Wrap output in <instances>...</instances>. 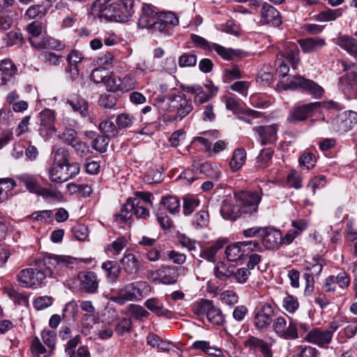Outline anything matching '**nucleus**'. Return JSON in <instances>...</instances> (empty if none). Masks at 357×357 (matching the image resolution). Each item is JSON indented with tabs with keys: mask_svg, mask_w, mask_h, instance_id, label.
Returning <instances> with one entry per match:
<instances>
[{
	"mask_svg": "<svg viewBox=\"0 0 357 357\" xmlns=\"http://www.w3.org/2000/svg\"><path fill=\"white\" fill-rule=\"evenodd\" d=\"M342 15V9H330L328 8L323 10L316 15L314 16V19L316 21L320 22H326L335 21L337 18L340 17Z\"/></svg>",
	"mask_w": 357,
	"mask_h": 357,
	"instance_id": "e433bc0d",
	"label": "nucleus"
},
{
	"mask_svg": "<svg viewBox=\"0 0 357 357\" xmlns=\"http://www.w3.org/2000/svg\"><path fill=\"white\" fill-rule=\"evenodd\" d=\"M272 328L276 335L284 340H296L299 337L297 322L290 319L287 323L283 317H278L273 320Z\"/></svg>",
	"mask_w": 357,
	"mask_h": 357,
	"instance_id": "6e6552de",
	"label": "nucleus"
},
{
	"mask_svg": "<svg viewBox=\"0 0 357 357\" xmlns=\"http://www.w3.org/2000/svg\"><path fill=\"white\" fill-rule=\"evenodd\" d=\"M160 20L164 22L165 24L174 28L179 23L178 17L171 11L162 12L158 14Z\"/></svg>",
	"mask_w": 357,
	"mask_h": 357,
	"instance_id": "680f3d73",
	"label": "nucleus"
},
{
	"mask_svg": "<svg viewBox=\"0 0 357 357\" xmlns=\"http://www.w3.org/2000/svg\"><path fill=\"white\" fill-rule=\"evenodd\" d=\"M214 274L220 280H226L233 277V268L227 266L224 262L220 261L214 268Z\"/></svg>",
	"mask_w": 357,
	"mask_h": 357,
	"instance_id": "a18cd8bd",
	"label": "nucleus"
},
{
	"mask_svg": "<svg viewBox=\"0 0 357 357\" xmlns=\"http://www.w3.org/2000/svg\"><path fill=\"white\" fill-rule=\"evenodd\" d=\"M72 109L78 113L82 117H86L89 114V103L80 96H73L67 100Z\"/></svg>",
	"mask_w": 357,
	"mask_h": 357,
	"instance_id": "2f4dec72",
	"label": "nucleus"
},
{
	"mask_svg": "<svg viewBox=\"0 0 357 357\" xmlns=\"http://www.w3.org/2000/svg\"><path fill=\"white\" fill-rule=\"evenodd\" d=\"M221 301L229 307H233L238 302V296L234 291L226 290L220 294Z\"/></svg>",
	"mask_w": 357,
	"mask_h": 357,
	"instance_id": "13d9d810",
	"label": "nucleus"
},
{
	"mask_svg": "<svg viewBox=\"0 0 357 357\" xmlns=\"http://www.w3.org/2000/svg\"><path fill=\"white\" fill-rule=\"evenodd\" d=\"M87 136L93 139L91 146L93 149L99 153H105L107 151L109 139L107 136L103 135H97L94 132H90Z\"/></svg>",
	"mask_w": 357,
	"mask_h": 357,
	"instance_id": "f704fd0d",
	"label": "nucleus"
},
{
	"mask_svg": "<svg viewBox=\"0 0 357 357\" xmlns=\"http://www.w3.org/2000/svg\"><path fill=\"white\" fill-rule=\"evenodd\" d=\"M262 243L266 250L278 249L281 242V231L273 227H264L261 234Z\"/></svg>",
	"mask_w": 357,
	"mask_h": 357,
	"instance_id": "dca6fc26",
	"label": "nucleus"
},
{
	"mask_svg": "<svg viewBox=\"0 0 357 357\" xmlns=\"http://www.w3.org/2000/svg\"><path fill=\"white\" fill-rule=\"evenodd\" d=\"M158 14L151 5L143 3L138 19V26L142 29H151Z\"/></svg>",
	"mask_w": 357,
	"mask_h": 357,
	"instance_id": "a211bd4d",
	"label": "nucleus"
},
{
	"mask_svg": "<svg viewBox=\"0 0 357 357\" xmlns=\"http://www.w3.org/2000/svg\"><path fill=\"white\" fill-rule=\"evenodd\" d=\"M287 182L289 187L294 188L295 189L302 188V177L296 171L292 170L290 172L287 176Z\"/></svg>",
	"mask_w": 357,
	"mask_h": 357,
	"instance_id": "774afa93",
	"label": "nucleus"
},
{
	"mask_svg": "<svg viewBox=\"0 0 357 357\" xmlns=\"http://www.w3.org/2000/svg\"><path fill=\"white\" fill-rule=\"evenodd\" d=\"M17 69L14 63L9 59H5L0 62V71L1 72V81L3 84H6L13 76L16 73Z\"/></svg>",
	"mask_w": 357,
	"mask_h": 357,
	"instance_id": "473e14b6",
	"label": "nucleus"
},
{
	"mask_svg": "<svg viewBox=\"0 0 357 357\" xmlns=\"http://www.w3.org/2000/svg\"><path fill=\"white\" fill-rule=\"evenodd\" d=\"M177 266H165L157 271L160 281L164 284H172L176 282L179 273Z\"/></svg>",
	"mask_w": 357,
	"mask_h": 357,
	"instance_id": "cd10ccee",
	"label": "nucleus"
},
{
	"mask_svg": "<svg viewBox=\"0 0 357 357\" xmlns=\"http://www.w3.org/2000/svg\"><path fill=\"white\" fill-rule=\"evenodd\" d=\"M357 37V31L354 33ZM336 44L345 50L357 61V40L348 35L340 36L337 38Z\"/></svg>",
	"mask_w": 357,
	"mask_h": 357,
	"instance_id": "a878e982",
	"label": "nucleus"
},
{
	"mask_svg": "<svg viewBox=\"0 0 357 357\" xmlns=\"http://www.w3.org/2000/svg\"><path fill=\"white\" fill-rule=\"evenodd\" d=\"M144 306L157 317L167 319L172 317V311L166 308L163 303L157 298L147 299L144 303Z\"/></svg>",
	"mask_w": 357,
	"mask_h": 357,
	"instance_id": "393cba45",
	"label": "nucleus"
},
{
	"mask_svg": "<svg viewBox=\"0 0 357 357\" xmlns=\"http://www.w3.org/2000/svg\"><path fill=\"white\" fill-rule=\"evenodd\" d=\"M101 268L106 273V277L109 282H115L119 277L121 266L115 261L107 260L103 262Z\"/></svg>",
	"mask_w": 357,
	"mask_h": 357,
	"instance_id": "72a5a7b5",
	"label": "nucleus"
},
{
	"mask_svg": "<svg viewBox=\"0 0 357 357\" xmlns=\"http://www.w3.org/2000/svg\"><path fill=\"white\" fill-rule=\"evenodd\" d=\"M121 268L127 275H135L139 271L141 263L137 257L131 252H125L123 258L120 260Z\"/></svg>",
	"mask_w": 357,
	"mask_h": 357,
	"instance_id": "4be33fe9",
	"label": "nucleus"
},
{
	"mask_svg": "<svg viewBox=\"0 0 357 357\" xmlns=\"http://www.w3.org/2000/svg\"><path fill=\"white\" fill-rule=\"evenodd\" d=\"M193 109V106L190 99H188L185 96H178L172 99L167 109L169 113L162 115V121L165 123H172L181 121Z\"/></svg>",
	"mask_w": 357,
	"mask_h": 357,
	"instance_id": "f03ea898",
	"label": "nucleus"
},
{
	"mask_svg": "<svg viewBox=\"0 0 357 357\" xmlns=\"http://www.w3.org/2000/svg\"><path fill=\"white\" fill-rule=\"evenodd\" d=\"M54 299L51 296H43L36 298L33 301V306L37 310H43L53 304Z\"/></svg>",
	"mask_w": 357,
	"mask_h": 357,
	"instance_id": "338daca9",
	"label": "nucleus"
},
{
	"mask_svg": "<svg viewBox=\"0 0 357 357\" xmlns=\"http://www.w3.org/2000/svg\"><path fill=\"white\" fill-rule=\"evenodd\" d=\"M135 118L130 114L121 113L119 114L116 118V125L119 129H125L130 128L134 122Z\"/></svg>",
	"mask_w": 357,
	"mask_h": 357,
	"instance_id": "09e8293b",
	"label": "nucleus"
},
{
	"mask_svg": "<svg viewBox=\"0 0 357 357\" xmlns=\"http://www.w3.org/2000/svg\"><path fill=\"white\" fill-rule=\"evenodd\" d=\"M279 125L273 123L271 125L259 126L252 128L257 139L263 146L273 144L278 140V131Z\"/></svg>",
	"mask_w": 357,
	"mask_h": 357,
	"instance_id": "9b49d317",
	"label": "nucleus"
},
{
	"mask_svg": "<svg viewBox=\"0 0 357 357\" xmlns=\"http://www.w3.org/2000/svg\"><path fill=\"white\" fill-rule=\"evenodd\" d=\"M298 43L302 51L305 54L317 52L326 45L325 39L320 37L305 38L298 40Z\"/></svg>",
	"mask_w": 357,
	"mask_h": 357,
	"instance_id": "b1692460",
	"label": "nucleus"
},
{
	"mask_svg": "<svg viewBox=\"0 0 357 357\" xmlns=\"http://www.w3.org/2000/svg\"><path fill=\"white\" fill-rule=\"evenodd\" d=\"M134 0H119L114 2L116 22H125L134 14Z\"/></svg>",
	"mask_w": 357,
	"mask_h": 357,
	"instance_id": "f3484780",
	"label": "nucleus"
},
{
	"mask_svg": "<svg viewBox=\"0 0 357 357\" xmlns=\"http://www.w3.org/2000/svg\"><path fill=\"white\" fill-rule=\"evenodd\" d=\"M275 310L272 305L263 303L260 307L253 312L252 323L257 331L264 333L268 331L273 323Z\"/></svg>",
	"mask_w": 357,
	"mask_h": 357,
	"instance_id": "0eeeda50",
	"label": "nucleus"
},
{
	"mask_svg": "<svg viewBox=\"0 0 357 357\" xmlns=\"http://www.w3.org/2000/svg\"><path fill=\"white\" fill-rule=\"evenodd\" d=\"M54 162L52 165H68L70 162V155L68 150L64 147L53 149Z\"/></svg>",
	"mask_w": 357,
	"mask_h": 357,
	"instance_id": "ea45409f",
	"label": "nucleus"
},
{
	"mask_svg": "<svg viewBox=\"0 0 357 357\" xmlns=\"http://www.w3.org/2000/svg\"><path fill=\"white\" fill-rule=\"evenodd\" d=\"M243 215L255 216L261 199V192L241 191L235 195Z\"/></svg>",
	"mask_w": 357,
	"mask_h": 357,
	"instance_id": "39448f33",
	"label": "nucleus"
},
{
	"mask_svg": "<svg viewBox=\"0 0 357 357\" xmlns=\"http://www.w3.org/2000/svg\"><path fill=\"white\" fill-rule=\"evenodd\" d=\"M99 128L103 135L108 137H114L117 134L115 124L109 120L101 122L99 125Z\"/></svg>",
	"mask_w": 357,
	"mask_h": 357,
	"instance_id": "0e129e2a",
	"label": "nucleus"
},
{
	"mask_svg": "<svg viewBox=\"0 0 357 357\" xmlns=\"http://www.w3.org/2000/svg\"><path fill=\"white\" fill-rule=\"evenodd\" d=\"M190 40L195 47L201 48L205 51H213V45L214 43H209L203 37L195 33H192L190 35Z\"/></svg>",
	"mask_w": 357,
	"mask_h": 357,
	"instance_id": "5fc2aeb1",
	"label": "nucleus"
},
{
	"mask_svg": "<svg viewBox=\"0 0 357 357\" xmlns=\"http://www.w3.org/2000/svg\"><path fill=\"white\" fill-rule=\"evenodd\" d=\"M199 199L191 195L183 197V213L185 215H190L199 205Z\"/></svg>",
	"mask_w": 357,
	"mask_h": 357,
	"instance_id": "a19ab883",
	"label": "nucleus"
},
{
	"mask_svg": "<svg viewBox=\"0 0 357 357\" xmlns=\"http://www.w3.org/2000/svg\"><path fill=\"white\" fill-rule=\"evenodd\" d=\"M317 105H319L313 102L293 108L287 117V121L296 123L306 120L314 111L317 110Z\"/></svg>",
	"mask_w": 357,
	"mask_h": 357,
	"instance_id": "ddd939ff",
	"label": "nucleus"
},
{
	"mask_svg": "<svg viewBox=\"0 0 357 357\" xmlns=\"http://www.w3.org/2000/svg\"><path fill=\"white\" fill-rule=\"evenodd\" d=\"M59 137L63 143L70 146H72L78 139L77 131L73 128L65 129Z\"/></svg>",
	"mask_w": 357,
	"mask_h": 357,
	"instance_id": "e2e57ef3",
	"label": "nucleus"
},
{
	"mask_svg": "<svg viewBox=\"0 0 357 357\" xmlns=\"http://www.w3.org/2000/svg\"><path fill=\"white\" fill-rule=\"evenodd\" d=\"M131 203L135 202L137 203V204H135L134 208L132 209V215H135L137 218H141L143 220H146L149 216V210L146 208V206L142 204V202L139 198H130Z\"/></svg>",
	"mask_w": 357,
	"mask_h": 357,
	"instance_id": "49530a36",
	"label": "nucleus"
},
{
	"mask_svg": "<svg viewBox=\"0 0 357 357\" xmlns=\"http://www.w3.org/2000/svg\"><path fill=\"white\" fill-rule=\"evenodd\" d=\"M47 8L43 5H34L30 6L25 13V17L29 20L42 17L47 13Z\"/></svg>",
	"mask_w": 357,
	"mask_h": 357,
	"instance_id": "603ef678",
	"label": "nucleus"
},
{
	"mask_svg": "<svg viewBox=\"0 0 357 357\" xmlns=\"http://www.w3.org/2000/svg\"><path fill=\"white\" fill-rule=\"evenodd\" d=\"M73 261L68 256H45L37 267L22 270L17 276V281L23 287H40L47 278H56L62 275Z\"/></svg>",
	"mask_w": 357,
	"mask_h": 357,
	"instance_id": "f257e3e1",
	"label": "nucleus"
},
{
	"mask_svg": "<svg viewBox=\"0 0 357 357\" xmlns=\"http://www.w3.org/2000/svg\"><path fill=\"white\" fill-rule=\"evenodd\" d=\"M227 243V238H220L215 241L210 246L203 248L200 250L199 256L202 259L214 263L216 261L217 252L223 248Z\"/></svg>",
	"mask_w": 357,
	"mask_h": 357,
	"instance_id": "412c9836",
	"label": "nucleus"
},
{
	"mask_svg": "<svg viewBox=\"0 0 357 357\" xmlns=\"http://www.w3.org/2000/svg\"><path fill=\"white\" fill-rule=\"evenodd\" d=\"M208 219L209 216L208 212L204 210H201L195 215L192 223L197 228H202L208 225Z\"/></svg>",
	"mask_w": 357,
	"mask_h": 357,
	"instance_id": "052dcab7",
	"label": "nucleus"
},
{
	"mask_svg": "<svg viewBox=\"0 0 357 357\" xmlns=\"http://www.w3.org/2000/svg\"><path fill=\"white\" fill-rule=\"evenodd\" d=\"M220 213L224 219L231 221L236 220L241 215H243L240 205L235 204L228 200L222 202Z\"/></svg>",
	"mask_w": 357,
	"mask_h": 357,
	"instance_id": "c85d7f7f",
	"label": "nucleus"
},
{
	"mask_svg": "<svg viewBox=\"0 0 357 357\" xmlns=\"http://www.w3.org/2000/svg\"><path fill=\"white\" fill-rule=\"evenodd\" d=\"M55 121L56 115L54 110L47 108L43 109L38 116L40 135L43 136H50L55 133Z\"/></svg>",
	"mask_w": 357,
	"mask_h": 357,
	"instance_id": "f8f14e48",
	"label": "nucleus"
},
{
	"mask_svg": "<svg viewBox=\"0 0 357 357\" xmlns=\"http://www.w3.org/2000/svg\"><path fill=\"white\" fill-rule=\"evenodd\" d=\"M117 102L116 95L113 93H103L98 99V105L105 109L113 108Z\"/></svg>",
	"mask_w": 357,
	"mask_h": 357,
	"instance_id": "6e6d98bb",
	"label": "nucleus"
},
{
	"mask_svg": "<svg viewBox=\"0 0 357 357\" xmlns=\"http://www.w3.org/2000/svg\"><path fill=\"white\" fill-rule=\"evenodd\" d=\"M78 313V306L75 301L68 302L62 310V320L67 323L74 322Z\"/></svg>",
	"mask_w": 357,
	"mask_h": 357,
	"instance_id": "c9c22d12",
	"label": "nucleus"
},
{
	"mask_svg": "<svg viewBox=\"0 0 357 357\" xmlns=\"http://www.w3.org/2000/svg\"><path fill=\"white\" fill-rule=\"evenodd\" d=\"M273 152V150L269 148L264 149L260 151L257 157V163L259 168L264 169L270 165Z\"/></svg>",
	"mask_w": 357,
	"mask_h": 357,
	"instance_id": "c03bdc74",
	"label": "nucleus"
},
{
	"mask_svg": "<svg viewBox=\"0 0 357 357\" xmlns=\"http://www.w3.org/2000/svg\"><path fill=\"white\" fill-rule=\"evenodd\" d=\"M246 153L243 149H235L229 165L233 172L240 169L245 163Z\"/></svg>",
	"mask_w": 357,
	"mask_h": 357,
	"instance_id": "58836bf2",
	"label": "nucleus"
},
{
	"mask_svg": "<svg viewBox=\"0 0 357 357\" xmlns=\"http://www.w3.org/2000/svg\"><path fill=\"white\" fill-rule=\"evenodd\" d=\"M317 158L314 154L305 150L299 158L300 165L307 169H310L315 166Z\"/></svg>",
	"mask_w": 357,
	"mask_h": 357,
	"instance_id": "8fccbe9b",
	"label": "nucleus"
},
{
	"mask_svg": "<svg viewBox=\"0 0 357 357\" xmlns=\"http://www.w3.org/2000/svg\"><path fill=\"white\" fill-rule=\"evenodd\" d=\"M144 180L149 184L159 183L163 180V175L158 168L150 169L144 175Z\"/></svg>",
	"mask_w": 357,
	"mask_h": 357,
	"instance_id": "4d7b16f0",
	"label": "nucleus"
},
{
	"mask_svg": "<svg viewBox=\"0 0 357 357\" xmlns=\"http://www.w3.org/2000/svg\"><path fill=\"white\" fill-rule=\"evenodd\" d=\"M160 204L172 214H176L180 211V201L177 197L169 195L162 198Z\"/></svg>",
	"mask_w": 357,
	"mask_h": 357,
	"instance_id": "79ce46f5",
	"label": "nucleus"
},
{
	"mask_svg": "<svg viewBox=\"0 0 357 357\" xmlns=\"http://www.w3.org/2000/svg\"><path fill=\"white\" fill-rule=\"evenodd\" d=\"M283 308L289 313H294L299 307V303L296 296L286 294L282 299Z\"/></svg>",
	"mask_w": 357,
	"mask_h": 357,
	"instance_id": "3c124183",
	"label": "nucleus"
},
{
	"mask_svg": "<svg viewBox=\"0 0 357 357\" xmlns=\"http://www.w3.org/2000/svg\"><path fill=\"white\" fill-rule=\"evenodd\" d=\"M63 56L49 51L42 52L39 56V59L46 66H59L63 63Z\"/></svg>",
	"mask_w": 357,
	"mask_h": 357,
	"instance_id": "4c0bfd02",
	"label": "nucleus"
},
{
	"mask_svg": "<svg viewBox=\"0 0 357 357\" xmlns=\"http://www.w3.org/2000/svg\"><path fill=\"white\" fill-rule=\"evenodd\" d=\"M17 178L30 192H34L43 195H50V192L48 190L40 188L37 178L32 174H22L17 175Z\"/></svg>",
	"mask_w": 357,
	"mask_h": 357,
	"instance_id": "aec40b11",
	"label": "nucleus"
},
{
	"mask_svg": "<svg viewBox=\"0 0 357 357\" xmlns=\"http://www.w3.org/2000/svg\"><path fill=\"white\" fill-rule=\"evenodd\" d=\"M245 246L242 241L227 245L225 250L227 259L230 261H238L247 258Z\"/></svg>",
	"mask_w": 357,
	"mask_h": 357,
	"instance_id": "bb28decb",
	"label": "nucleus"
},
{
	"mask_svg": "<svg viewBox=\"0 0 357 357\" xmlns=\"http://www.w3.org/2000/svg\"><path fill=\"white\" fill-rule=\"evenodd\" d=\"M193 312L197 315L205 314L208 320L214 325L221 326L225 322L220 309L215 307L210 300L201 299L196 302L193 306Z\"/></svg>",
	"mask_w": 357,
	"mask_h": 357,
	"instance_id": "20e7f679",
	"label": "nucleus"
},
{
	"mask_svg": "<svg viewBox=\"0 0 357 357\" xmlns=\"http://www.w3.org/2000/svg\"><path fill=\"white\" fill-rule=\"evenodd\" d=\"M128 310L131 316L136 319H142L149 315V312L142 306L135 304H130Z\"/></svg>",
	"mask_w": 357,
	"mask_h": 357,
	"instance_id": "69168bd1",
	"label": "nucleus"
},
{
	"mask_svg": "<svg viewBox=\"0 0 357 357\" xmlns=\"http://www.w3.org/2000/svg\"><path fill=\"white\" fill-rule=\"evenodd\" d=\"M79 289L86 294H95L99 287V280L96 273L84 271L78 275Z\"/></svg>",
	"mask_w": 357,
	"mask_h": 357,
	"instance_id": "4468645a",
	"label": "nucleus"
},
{
	"mask_svg": "<svg viewBox=\"0 0 357 357\" xmlns=\"http://www.w3.org/2000/svg\"><path fill=\"white\" fill-rule=\"evenodd\" d=\"M285 88L293 90L300 88L316 99L321 98L325 93L324 88L317 82L300 75L289 79Z\"/></svg>",
	"mask_w": 357,
	"mask_h": 357,
	"instance_id": "7ed1b4c3",
	"label": "nucleus"
},
{
	"mask_svg": "<svg viewBox=\"0 0 357 357\" xmlns=\"http://www.w3.org/2000/svg\"><path fill=\"white\" fill-rule=\"evenodd\" d=\"M110 0H96L91 6V13L101 22L115 21L116 10L114 2Z\"/></svg>",
	"mask_w": 357,
	"mask_h": 357,
	"instance_id": "1a4fd4ad",
	"label": "nucleus"
},
{
	"mask_svg": "<svg viewBox=\"0 0 357 357\" xmlns=\"http://www.w3.org/2000/svg\"><path fill=\"white\" fill-rule=\"evenodd\" d=\"M284 59L288 61L293 69H296L299 61V49L296 44L291 45L284 53Z\"/></svg>",
	"mask_w": 357,
	"mask_h": 357,
	"instance_id": "37998d69",
	"label": "nucleus"
},
{
	"mask_svg": "<svg viewBox=\"0 0 357 357\" xmlns=\"http://www.w3.org/2000/svg\"><path fill=\"white\" fill-rule=\"evenodd\" d=\"M79 170V164L77 162L68 165H52L49 170V177L51 181L61 183L75 178Z\"/></svg>",
	"mask_w": 357,
	"mask_h": 357,
	"instance_id": "423d86ee",
	"label": "nucleus"
},
{
	"mask_svg": "<svg viewBox=\"0 0 357 357\" xmlns=\"http://www.w3.org/2000/svg\"><path fill=\"white\" fill-rule=\"evenodd\" d=\"M261 20L264 23L278 27L282 24V17L278 10L268 3H264L261 9Z\"/></svg>",
	"mask_w": 357,
	"mask_h": 357,
	"instance_id": "6ab92c4d",
	"label": "nucleus"
},
{
	"mask_svg": "<svg viewBox=\"0 0 357 357\" xmlns=\"http://www.w3.org/2000/svg\"><path fill=\"white\" fill-rule=\"evenodd\" d=\"M213 50L215 51L220 56L225 60H231L234 56H237V53L235 50L225 47L217 43H213Z\"/></svg>",
	"mask_w": 357,
	"mask_h": 357,
	"instance_id": "864d4df0",
	"label": "nucleus"
},
{
	"mask_svg": "<svg viewBox=\"0 0 357 357\" xmlns=\"http://www.w3.org/2000/svg\"><path fill=\"white\" fill-rule=\"evenodd\" d=\"M29 41L31 46L36 49L40 50L49 47L57 51H61L66 47L64 43L52 38H44L43 40L38 42H37L34 38H30Z\"/></svg>",
	"mask_w": 357,
	"mask_h": 357,
	"instance_id": "7c9ffc66",
	"label": "nucleus"
},
{
	"mask_svg": "<svg viewBox=\"0 0 357 357\" xmlns=\"http://www.w3.org/2000/svg\"><path fill=\"white\" fill-rule=\"evenodd\" d=\"M104 84L107 89L111 92L119 91L121 89L120 77L115 75L108 74Z\"/></svg>",
	"mask_w": 357,
	"mask_h": 357,
	"instance_id": "bf43d9fd",
	"label": "nucleus"
},
{
	"mask_svg": "<svg viewBox=\"0 0 357 357\" xmlns=\"http://www.w3.org/2000/svg\"><path fill=\"white\" fill-rule=\"evenodd\" d=\"M294 357H319V352L311 346L299 345L296 347Z\"/></svg>",
	"mask_w": 357,
	"mask_h": 357,
	"instance_id": "de8ad7c7",
	"label": "nucleus"
},
{
	"mask_svg": "<svg viewBox=\"0 0 357 357\" xmlns=\"http://www.w3.org/2000/svg\"><path fill=\"white\" fill-rule=\"evenodd\" d=\"M194 167L196 168L197 172H199V174H203L213 179L218 180L222 174L217 165L210 162L194 164Z\"/></svg>",
	"mask_w": 357,
	"mask_h": 357,
	"instance_id": "c756f323",
	"label": "nucleus"
},
{
	"mask_svg": "<svg viewBox=\"0 0 357 357\" xmlns=\"http://www.w3.org/2000/svg\"><path fill=\"white\" fill-rule=\"evenodd\" d=\"M135 204L136 205L137 203L132 202L131 204V199L128 198L126 202L121 206V211L114 215V221L121 227L131 224L130 220Z\"/></svg>",
	"mask_w": 357,
	"mask_h": 357,
	"instance_id": "5701e85b",
	"label": "nucleus"
},
{
	"mask_svg": "<svg viewBox=\"0 0 357 357\" xmlns=\"http://www.w3.org/2000/svg\"><path fill=\"white\" fill-rule=\"evenodd\" d=\"M337 87L348 99L357 98V73L344 74L338 79Z\"/></svg>",
	"mask_w": 357,
	"mask_h": 357,
	"instance_id": "9d476101",
	"label": "nucleus"
},
{
	"mask_svg": "<svg viewBox=\"0 0 357 357\" xmlns=\"http://www.w3.org/2000/svg\"><path fill=\"white\" fill-rule=\"evenodd\" d=\"M304 339L319 347H326L332 341L331 333L321 328H312L306 334Z\"/></svg>",
	"mask_w": 357,
	"mask_h": 357,
	"instance_id": "2eb2a0df",
	"label": "nucleus"
}]
</instances>
